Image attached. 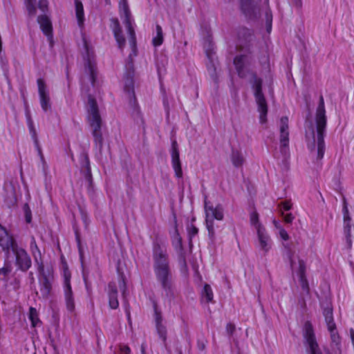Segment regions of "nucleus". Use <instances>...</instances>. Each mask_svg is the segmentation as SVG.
Returning <instances> with one entry per match:
<instances>
[{"label":"nucleus","instance_id":"nucleus-1","mask_svg":"<svg viewBox=\"0 0 354 354\" xmlns=\"http://www.w3.org/2000/svg\"><path fill=\"white\" fill-rule=\"evenodd\" d=\"M252 57L250 55L243 54L237 55L234 59V64L240 78L250 77V83L254 90V95L260 113V121L263 123L266 120L268 105L262 92L263 81L258 77L257 73L251 68Z\"/></svg>","mask_w":354,"mask_h":354},{"label":"nucleus","instance_id":"nucleus-2","mask_svg":"<svg viewBox=\"0 0 354 354\" xmlns=\"http://www.w3.org/2000/svg\"><path fill=\"white\" fill-rule=\"evenodd\" d=\"M153 271L157 281L167 297L173 295L172 273L167 246L158 241L153 243Z\"/></svg>","mask_w":354,"mask_h":354},{"label":"nucleus","instance_id":"nucleus-3","mask_svg":"<svg viewBox=\"0 0 354 354\" xmlns=\"http://www.w3.org/2000/svg\"><path fill=\"white\" fill-rule=\"evenodd\" d=\"M0 248L8 257L12 252L15 257V264L24 272L32 265L31 259L26 250L19 245L14 236L0 224Z\"/></svg>","mask_w":354,"mask_h":354},{"label":"nucleus","instance_id":"nucleus-4","mask_svg":"<svg viewBox=\"0 0 354 354\" xmlns=\"http://www.w3.org/2000/svg\"><path fill=\"white\" fill-rule=\"evenodd\" d=\"M125 68L124 90L128 96L130 107L133 111H136L138 110V102L134 92V69L133 59L131 56L129 57Z\"/></svg>","mask_w":354,"mask_h":354},{"label":"nucleus","instance_id":"nucleus-5","mask_svg":"<svg viewBox=\"0 0 354 354\" xmlns=\"http://www.w3.org/2000/svg\"><path fill=\"white\" fill-rule=\"evenodd\" d=\"M205 224L208 230V234L211 239H214V219L222 221L224 217L223 208L221 205L213 206L205 202Z\"/></svg>","mask_w":354,"mask_h":354},{"label":"nucleus","instance_id":"nucleus-6","mask_svg":"<svg viewBox=\"0 0 354 354\" xmlns=\"http://www.w3.org/2000/svg\"><path fill=\"white\" fill-rule=\"evenodd\" d=\"M303 336L307 354H322L315 337L313 326L309 321L306 322L304 325Z\"/></svg>","mask_w":354,"mask_h":354},{"label":"nucleus","instance_id":"nucleus-7","mask_svg":"<svg viewBox=\"0 0 354 354\" xmlns=\"http://www.w3.org/2000/svg\"><path fill=\"white\" fill-rule=\"evenodd\" d=\"M306 140L308 148L312 154L316 153L317 160H322L325 151L324 134H307Z\"/></svg>","mask_w":354,"mask_h":354},{"label":"nucleus","instance_id":"nucleus-8","mask_svg":"<svg viewBox=\"0 0 354 354\" xmlns=\"http://www.w3.org/2000/svg\"><path fill=\"white\" fill-rule=\"evenodd\" d=\"M88 122L92 128L93 133H97L98 131L100 130L101 127V118L99 114L98 107L97 102L95 100L89 96L88 100Z\"/></svg>","mask_w":354,"mask_h":354},{"label":"nucleus","instance_id":"nucleus-9","mask_svg":"<svg viewBox=\"0 0 354 354\" xmlns=\"http://www.w3.org/2000/svg\"><path fill=\"white\" fill-rule=\"evenodd\" d=\"M84 48L85 50V72L89 75L91 82L94 86L97 76L96 64L94 61L93 52L85 39H84Z\"/></svg>","mask_w":354,"mask_h":354},{"label":"nucleus","instance_id":"nucleus-10","mask_svg":"<svg viewBox=\"0 0 354 354\" xmlns=\"http://www.w3.org/2000/svg\"><path fill=\"white\" fill-rule=\"evenodd\" d=\"M317 133H324L326 125V116L323 96H320L319 105L316 111Z\"/></svg>","mask_w":354,"mask_h":354},{"label":"nucleus","instance_id":"nucleus-11","mask_svg":"<svg viewBox=\"0 0 354 354\" xmlns=\"http://www.w3.org/2000/svg\"><path fill=\"white\" fill-rule=\"evenodd\" d=\"M171 164L177 178L183 177V170L180 160L178 145L176 140H172L171 149Z\"/></svg>","mask_w":354,"mask_h":354},{"label":"nucleus","instance_id":"nucleus-12","mask_svg":"<svg viewBox=\"0 0 354 354\" xmlns=\"http://www.w3.org/2000/svg\"><path fill=\"white\" fill-rule=\"evenodd\" d=\"M254 35L250 29L247 28H241L238 31L239 44L238 46L241 50L245 49L250 51L251 42L254 39Z\"/></svg>","mask_w":354,"mask_h":354},{"label":"nucleus","instance_id":"nucleus-13","mask_svg":"<svg viewBox=\"0 0 354 354\" xmlns=\"http://www.w3.org/2000/svg\"><path fill=\"white\" fill-rule=\"evenodd\" d=\"M71 274L68 271L64 272V296L66 308L69 311H73L75 309V300L70 283Z\"/></svg>","mask_w":354,"mask_h":354},{"label":"nucleus","instance_id":"nucleus-14","mask_svg":"<svg viewBox=\"0 0 354 354\" xmlns=\"http://www.w3.org/2000/svg\"><path fill=\"white\" fill-rule=\"evenodd\" d=\"M37 86L41 106L45 112H47L51 109V104L46 84L44 81L40 78L37 80Z\"/></svg>","mask_w":354,"mask_h":354},{"label":"nucleus","instance_id":"nucleus-15","mask_svg":"<svg viewBox=\"0 0 354 354\" xmlns=\"http://www.w3.org/2000/svg\"><path fill=\"white\" fill-rule=\"evenodd\" d=\"M109 304L111 308L116 309L119 306L118 299V288L115 282L111 281L108 285Z\"/></svg>","mask_w":354,"mask_h":354},{"label":"nucleus","instance_id":"nucleus-16","mask_svg":"<svg viewBox=\"0 0 354 354\" xmlns=\"http://www.w3.org/2000/svg\"><path fill=\"white\" fill-rule=\"evenodd\" d=\"M257 232L259 247L266 254L271 248L272 243L270 236L267 234L266 229H259Z\"/></svg>","mask_w":354,"mask_h":354},{"label":"nucleus","instance_id":"nucleus-17","mask_svg":"<svg viewBox=\"0 0 354 354\" xmlns=\"http://www.w3.org/2000/svg\"><path fill=\"white\" fill-rule=\"evenodd\" d=\"M112 29L114 34V37L118 42V47L120 49L125 45V39L122 34V29L119 23V21L116 18H113L111 20Z\"/></svg>","mask_w":354,"mask_h":354},{"label":"nucleus","instance_id":"nucleus-18","mask_svg":"<svg viewBox=\"0 0 354 354\" xmlns=\"http://www.w3.org/2000/svg\"><path fill=\"white\" fill-rule=\"evenodd\" d=\"M155 322L157 333L160 338L163 341L164 343H165L167 334V328L165 325L162 324V317L161 313L158 312L156 308H155Z\"/></svg>","mask_w":354,"mask_h":354},{"label":"nucleus","instance_id":"nucleus-19","mask_svg":"<svg viewBox=\"0 0 354 354\" xmlns=\"http://www.w3.org/2000/svg\"><path fill=\"white\" fill-rule=\"evenodd\" d=\"M298 262L299 268L297 272L299 277L300 284L303 290L308 291L309 288L308 282L306 277V264L304 261L299 257H298Z\"/></svg>","mask_w":354,"mask_h":354},{"label":"nucleus","instance_id":"nucleus-20","mask_svg":"<svg viewBox=\"0 0 354 354\" xmlns=\"http://www.w3.org/2000/svg\"><path fill=\"white\" fill-rule=\"evenodd\" d=\"M40 292L44 299H48L50 295L52 284L50 279L46 274H44L39 279Z\"/></svg>","mask_w":354,"mask_h":354},{"label":"nucleus","instance_id":"nucleus-21","mask_svg":"<svg viewBox=\"0 0 354 354\" xmlns=\"http://www.w3.org/2000/svg\"><path fill=\"white\" fill-rule=\"evenodd\" d=\"M42 32L48 37L52 36L53 28L49 18L46 15H40L37 18Z\"/></svg>","mask_w":354,"mask_h":354},{"label":"nucleus","instance_id":"nucleus-22","mask_svg":"<svg viewBox=\"0 0 354 354\" xmlns=\"http://www.w3.org/2000/svg\"><path fill=\"white\" fill-rule=\"evenodd\" d=\"M82 158V168L85 170V177L88 180H91V169L90 166V161L88 156L86 153H83L81 155Z\"/></svg>","mask_w":354,"mask_h":354},{"label":"nucleus","instance_id":"nucleus-23","mask_svg":"<svg viewBox=\"0 0 354 354\" xmlns=\"http://www.w3.org/2000/svg\"><path fill=\"white\" fill-rule=\"evenodd\" d=\"M241 8L247 17H251L254 13L252 0H241Z\"/></svg>","mask_w":354,"mask_h":354},{"label":"nucleus","instance_id":"nucleus-24","mask_svg":"<svg viewBox=\"0 0 354 354\" xmlns=\"http://www.w3.org/2000/svg\"><path fill=\"white\" fill-rule=\"evenodd\" d=\"M323 315L324 316L328 329L335 328L336 325L333 319V309L329 307L325 308L323 310Z\"/></svg>","mask_w":354,"mask_h":354},{"label":"nucleus","instance_id":"nucleus-25","mask_svg":"<svg viewBox=\"0 0 354 354\" xmlns=\"http://www.w3.org/2000/svg\"><path fill=\"white\" fill-rule=\"evenodd\" d=\"M231 160L234 167H241L245 162V158L239 151L233 149L231 155Z\"/></svg>","mask_w":354,"mask_h":354},{"label":"nucleus","instance_id":"nucleus-26","mask_svg":"<svg viewBox=\"0 0 354 354\" xmlns=\"http://www.w3.org/2000/svg\"><path fill=\"white\" fill-rule=\"evenodd\" d=\"M75 14L77 19V22L80 26H82L84 24V14L83 4L80 0L75 1Z\"/></svg>","mask_w":354,"mask_h":354},{"label":"nucleus","instance_id":"nucleus-27","mask_svg":"<svg viewBox=\"0 0 354 354\" xmlns=\"http://www.w3.org/2000/svg\"><path fill=\"white\" fill-rule=\"evenodd\" d=\"M156 35L153 38L152 43L154 46H159L163 42V32L161 26L159 24L156 26Z\"/></svg>","mask_w":354,"mask_h":354},{"label":"nucleus","instance_id":"nucleus-28","mask_svg":"<svg viewBox=\"0 0 354 354\" xmlns=\"http://www.w3.org/2000/svg\"><path fill=\"white\" fill-rule=\"evenodd\" d=\"M28 317L31 322V325L32 327H36L39 324H41V321L39 318V314L36 308L33 307H30L29 309Z\"/></svg>","mask_w":354,"mask_h":354},{"label":"nucleus","instance_id":"nucleus-29","mask_svg":"<svg viewBox=\"0 0 354 354\" xmlns=\"http://www.w3.org/2000/svg\"><path fill=\"white\" fill-rule=\"evenodd\" d=\"M289 138L288 134H281L280 136V149L281 152L284 155H287L288 152Z\"/></svg>","mask_w":354,"mask_h":354},{"label":"nucleus","instance_id":"nucleus-30","mask_svg":"<svg viewBox=\"0 0 354 354\" xmlns=\"http://www.w3.org/2000/svg\"><path fill=\"white\" fill-rule=\"evenodd\" d=\"M30 249L31 253L34 257L35 261L38 263V257H41V252L37 246L35 237L31 238V241L30 244Z\"/></svg>","mask_w":354,"mask_h":354},{"label":"nucleus","instance_id":"nucleus-31","mask_svg":"<svg viewBox=\"0 0 354 354\" xmlns=\"http://www.w3.org/2000/svg\"><path fill=\"white\" fill-rule=\"evenodd\" d=\"M130 17H129L128 18H125L124 24L127 26L128 32L130 35L131 43L132 44V45L134 46L136 44V34H135L134 30L131 26Z\"/></svg>","mask_w":354,"mask_h":354},{"label":"nucleus","instance_id":"nucleus-32","mask_svg":"<svg viewBox=\"0 0 354 354\" xmlns=\"http://www.w3.org/2000/svg\"><path fill=\"white\" fill-rule=\"evenodd\" d=\"M119 8L120 12H122L125 18L131 17V12L129 8L127 0H120Z\"/></svg>","mask_w":354,"mask_h":354},{"label":"nucleus","instance_id":"nucleus-33","mask_svg":"<svg viewBox=\"0 0 354 354\" xmlns=\"http://www.w3.org/2000/svg\"><path fill=\"white\" fill-rule=\"evenodd\" d=\"M250 223H251V225H253L256 228L257 232H258L259 229H260V228H261V230L265 229L262 226V225L259 223V214L257 212H253L252 213H251Z\"/></svg>","mask_w":354,"mask_h":354},{"label":"nucleus","instance_id":"nucleus-34","mask_svg":"<svg viewBox=\"0 0 354 354\" xmlns=\"http://www.w3.org/2000/svg\"><path fill=\"white\" fill-rule=\"evenodd\" d=\"M286 250V255L288 258L290 267L292 270H295V266L296 264L294 256H295V251L289 246L288 244L284 245Z\"/></svg>","mask_w":354,"mask_h":354},{"label":"nucleus","instance_id":"nucleus-35","mask_svg":"<svg viewBox=\"0 0 354 354\" xmlns=\"http://www.w3.org/2000/svg\"><path fill=\"white\" fill-rule=\"evenodd\" d=\"M203 297L206 299L207 302H210L213 300V292L211 286L209 284H205L202 292Z\"/></svg>","mask_w":354,"mask_h":354},{"label":"nucleus","instance_id":"nucleus-36","mask_svg":"<svg viewBox=\"0 0 354 354\" xmlns=\"http://www.w3.org/2000/svg\"><path fill=\"white\" fill-rule=\"evenodd\" d=\"M351 222H344V234L346 235V241H347L349 247H351Z\"/></svg>","mask_w":354,"mask_h":354},{"label":"nucleus","instance_id":"nucleus-37","mask_svg":"<svg viewBox=\"0 0 354 354\" xmlns=\"http://www.w3.org/2000/svg\"><path fill=\"white\" fill-rule=\"evenodd\" d=\"M279 130L280 133H286L288 130V118L286 116H283L281 118L279 122Z\"/></svg>","mask_w":354,"mask_h":354},{"label":"nucleus","instance_id":"nucleus-38","mask_svg":"<svg viewBox=\"0 0 354 354\" xmlns=\"http://www.w3.org/2000/svg\"><path fill=\"white\" fill-rule=\"evenodd\" d=\"M23 210L24 212L25 219L26 223H30L32 221V213L29 205L26 203L23 206Z\"/></svg>","mask_w":354,"mask_h":354},{"label":"nucleus","instance_id":"nucleus-39","mask_svg":"<svg viewBox=\"0 0 354 354\" xmlns=\"http://www.w3.org/2000/svg\"><path fill=\"white\" fill-rule=\"evenodd\" d=\"M172 243L176 250H182V239L178 233L176 232V235L174 236Z\"/></svg>","mask_w":354,"mask_h":354},{"label":"nucleus","instance_id":"nucleus-40","mask_svg":"<svg viewBox=\"0 0 354 354\" xmlns=\"http://www.w3.org/2000/svg\"><path fill=\"white\" fill-rule=\"evenodd\" d=\"M35 4V2L26 3V8L30 17H34L36 15L37 9Z\"/></svg>","mask_w":354,"mask_h":354},{"label":"nucleus","instance_id":"nucleus-41","mask_svg":"<svg viewBox=\"0 0 354 354\" xmlns=\"http://www.w3.org/2000/svg\"><path fill=\"white\" fill-rule=\"evenodd\" d=\"M187 232L190 239H192L193 236L198 234V230L195 225L191 224L187 227Z\"/></svg>","mask_w":354,"mask_h":354},{"label":"nucleus","instance_id":"nucleus-42","mask_svg":"<svg viewBox=\"0 0 354 354\" xmlns=\"http://www.w3.org/2000/svg\"><path fill=\"white\" fill-rule=\"evenodd\" d=\"M11 272V267L8 263H5L3 268H0V276L6 277Z\"/></svg>","mask_w":354,"mask_h":354},{"label":"nucleus","instance_id":"nucleus-43","mask_svg":"<svg viewBox=\"0 0 354 354\" xmlns=\"http://www.w3.org/2000/svg\"><path fill=\"white\" fill-rule=\"evenodd\" d=\"M330 333L331 339L333 342L337 343L339 339V337L336 330V327L332 329H328Z\"/></svg>","mask_w":354,"mask_h":354},{"label":"nucleus","instance_id":"nucleus-44","mask_svg":"<svg viewBox=\"0 0 354 354\" xmlns=\"http://www.w3.org/2000/svg\"><path fill=\"white\" fill-rule=\"evenodd\" d=\"M33 140H34V142H35V147H36V148L37 149L39 156H40L41 160L43 161L44 159V155L42 153L41 148V147H40V145L39 144V141H38L37 138L36 137L35 134L33 136Z\"/></svg>","mask_w":354,"mask_h":354},{"label":"nucleus","instance_id":"nucleus-45","mask_svg":"<svg viewBox=\"0 0 354 354\" xmlns=\"http://www.w3.org/2000/svg\"><path fill=\"white\" fill-rule=\"evenodd\" d=\"M236 327L235 325L232 323H228L226 326V332L229 336H232L234 331H235Z\"/></svg>","mask_w":354,"mask_h":354},{"label":"nucleus","instance_id":"nucleus-46","mask_svg":"<svg viewBox=\"0 0 354 354\" xmlns=\"http://www.w3.org/2000/svg\"><path fill=\"white\" fill-rule=\"evenodd\" d=\"M48 5V3L47 0H40L38 3L39 8L43 12H45L47 10Z\"/></svg>","mask_w":354,"mask_h":354},{"label":"nucleus","instance_id":"nucleus-47","mask_svg":"<svg viewBox=\"0 0 354 354\" xmlns=\"http://www.w3.org/2000/svg\"><path fill=\"white\" fill-rule=\"evenodd\" d=\"M281 214L283 216L284 221L286 223H291L294 219V216L291 213L284 214L283 212H281Z\"/></svg>","mask_w":354,"mask_h":354},{"label":"nucleus","instance_id":"nucleus-48","mask_svg":"<svg viewBox=\"0 0 354 354\" xmlns=\"http://www.w3.org/2000/svg\"><path fill=\"white\" fill-rule=\"evenodd\" d=\"M279 205L282 206L283 209L286 211L290 210L292 208V203L289 201H283Z\"/></svg>","mask_w":354,"mask_h":354},{"label":"nucleus","instance_id":"nucleus-49","mask_svg":"<svg viewBox=\"0 0 354 354\" xmlns=\"http://www.w3.org/2000/svg\"><path fill=\"white\" fill-rule=\"evenodd\" d=\"M342 212L344 215V222H351V218L349 214L348 209H342Z\"/></svg>","mask_w":354,"mask_h":354},{"label":"nucleus","instance_id":"nucleus-50","mask_svg":"<svg viewBox=\"0 0 354 354\" xmlns=\"http://www.w3.org/2000/svg\"><path fill=\"white\" fill-rule=\"evenodd\" d=\"M279 234H280L281 238L282 239H283L284 241L288 240L289 235L284 229H283V228L280 229Z\"/></svg>","mask_w":354,"mask_h":354},{"label":"nucleus","instance_id":"nucleus-51","mask_svg":"<svg viewBox=\"0 0 354 354\" xmlns=\"http://www.w3.org/2000/svg\"><path fill=\"white\" fill-rule=\"evenodd\" d=\"M120 350L124 354H129L131 352L130 348L127 345H120Z\"/></svg>","mask_w":354,"mask_h":354},{"label":"nucleus","instance_id":"nucleus-52","mask_svg":"<svg viewBox=\"0 0 354 354\" xmlns=\"http://www.w3.org/2000/svg\"><path fill=\"white\" fill-rule=\"evenodd\" d=\"M119 286L122 292L123 295L125 293L126 291V283L124 279H121L119 280Z\"/></svg>","mask_w":354,"mask_h":354},{"label":"nucleus","instance_id":"nucleus-53","mask_svg":"<svg viewBox=\"0 0 354 354\" xmlns=\"http://www.w3.org/2000/svg\"><path fill=\"white\" fill-rule=\"evenodd\" d=\"M209 72L210 75L212 76V79L216 81V74H215L216 73L215 67L213 66L212 68L209 70Z\"/></svg>","mask_w":354,"mask_h":354},{"label":"nucleus","instance_id":"nucleus-54","mask_svg":"<svg viewBox=\"0 0 354 354\" xmlns=\"http://www.w3.org/2000/svg\"><path fill=\"white\" fill-rule=\"evenodd\" d=\"M306 126H309L310 127V131H311L312 132L311 133H315V129H314V127L312 124V122L310 121H306Z\"/></svg>","mask_w":354,"mask_h":354},{"label":"nucleus","instance_id":"nucleus-55","mask_svg":"<svg viewBox=\"0 0 354 354\" xmlns=\"http://www.w3.org/2000/svg\"><path fill=\"white\" fill-rule=\"evenodd\" d=\"M38 270L40 272V274H42V276L45 274L44 265L41 263L39 265Z\"/></svg>","mask_w":354,"mask_h":354},{"label":"nucleus","instance_id":"nucleus-56","mask_svg":"<svg viewBox=\"0 0 354 354\" xmlns=\"http://www.w3.org/2000/svg\"><path fill=\"white\" fill-rule=\"evenodd\" d=\"M342 203H343V209H345V207H346V209H348V203H347V201H346V199L344 196L342 197Z\"/></svg>","mask_w":354,"mask_h":354},{"label":"nucleus","instance_id":"nucleus-57","mask_svg":"<svg viewBox=\"0 0 354 354\" xmlns=\"http://www.w3.org/2000/svg\"><path fill=\"white\" fill-rule=\"evenodd\" d=\"M95 141H100L101 142L102 134H94Z\"/></svg>","mask_w":354,"mask_h":354},{"label":"nucleus","instance_id":"nucleus-58","mask_svg":"<svg viewBox=\"0 0 354 354\" xmlns=\"http://www.w3.org/2000/svg\"><path fill=\"white\" fill-rule=\"evenodd\" d=\"M267 23L272 21V15L269 12H266Z\"/></svg>","mask_w":354,"mask_h":354},{"label":"nucleus","instance_id":"nucleus-59","mask_svg":"<svg viewBox=\"0 0 354 354\" xmlns=\"http://www.w3.org/2000/svg\"><path fill=\"white\" fill-rule=\"evenodd\" d=\"M273 224L274 225L275 227H279V224L276 220L273 221Z\"/></svg>","mask_w":354,"mask_h":354},{"label":"nucleus","instance_id":"nucleus-60","mask_svg":"<svg viewBox=\"0 0 354 354\" xmlns=\"http://www.w3.org/2000/svg\"><path fill=\"white\" fill-rule=\"evenodd\" d=\"M36 0H25L26 3L35 2Z\"/></svg>","mask_w":354,"mask_h":354},{"label":"nucleus","instance_id":"nucleus-61","mask_svg":"<svg viewBox=\"0 0 354 354\" xmlns=\"http://www.w3.org/2000/svg\"><path fill=\"white\" fill-rule=\"evenodd\" d=\"M267 29H268V31H270V30L271 29V24L270 23H269V24H268Z\"/></svg>","mask_w":354,"mask_h":354},{"label":"nucleus","instance_id":"nucleus-62","mask_svg":"<svg viewBox=\"0 0 354 354\" xmlns=\"http://www.w3.org/2000/svg\"><path fill=\"white\" fill-rule=\"evenodd\" d=\"M142 353H145V347L143 345H142Z\"/></svg>","mask_w":354,"mask_h":354},{"label":"nucleus","instance_id":"nucleus-63","mask_svg":"<svg viewBox=\"0 0 354 354\" xmlns=\"http://www.w3.org/2000/svg\"><path fill=\"white\" fill-rule=\"evenodd\" d=\"M204 348H205V346H204V344H203V345H201V349H203Z\"/></svg>","mask_w":354,"mask_h":354}]
</instances>
